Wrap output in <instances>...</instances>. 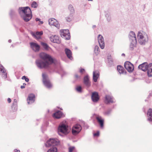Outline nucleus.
Listing matches in <instances>:
<instances>
[{
	"label": "nucleus",
	"mask_w": 152,
	"mask_h": 152,
	"mask_svg": "<svg viewBox=\"0 0 152 152\" xmlns=\"http://www.w3.org/2000/svg\"><path fill=\"white\" fill-rule=\"evenodd\" d=\"M147 70H149L150 72H152V64H149V66Z\"/></svg>",
	"instance_id": "39"
},
{
	"label": "nucleus",
	"mask_w": 152,
	"mask_h": 152,
	"mask_svg": "<svg viewBox=\"0 0 152 152\" xmlns=\"http://www.w3.org/2000/svg\"><path fill=\"white\" fill-rule=\"evenodd\" d=\"M41 45L46 50H48L49 48H50V47L48 45L45 43L44 42H41Z\"/></svg>",
	"instance_id": "27"
},
{
	"label": "nucleus",
	"mask_w": 152,
	"mask_h": 152,
	"mask_svg": "<svg viewBox=\"0 0 152 152\" xmlns=\"http://www.w3.org/2000/svg\"><path fill=\"white\" fill-rule=\"evenodd\" d=\"M73 14L70 13V14L65 18L66 20L68 22H70L73 19Z\"/></svg>",
	"instance_id": "24"
},
{
	"label": "nucleus",
	"mask_w": 152,
	"mask_h": 152,
	"mask_svg": "<svg viewBox=\"0 0 152 152\" xmlns=\"http://www.w3.org/2000/svg\"><path fill=\"white\" fill-rule=\"evenodd\" d=\"M65 74V72H64V74L62 75H61V76L62 77L63 75H64Z\"/></svg>",
	"instance_id": "58"
},
{
	"label": "nucleus",
	"mask_w": 152,
	"mask_h": 152,
	"mask_svg": "<svg viewBox=\"0 0 152 152\" xmlns=\"http://www.w3.org/2000/svg\"><path fill=\"white\" fill-rule=\"evenodd\" d=\"M39 57L41 59L36 60L35 61L37 66L39 69L47 68L53 63V58L48 54L41 53L40 54Z\"/></svg>",
	"instance_id": "1"
},
{
	"label": "nucleus",
	"mask_w": 152,
	"mask_h": 152,
	"mask_svg": "<svg viewBox=\"0 0 152 152\" xmlns=\"http://www.w3.org/2000/svg\"><path fill=\"white\" fill-rule=\"evenodd\" d=\"M30 47L35 52H38L40 49V46L37 43L34 42L30 43Z\"/></svg>",
	"instance_id": "13"
},
{
	"label": "nucleus",
	"mask_w": 152,
	"mask_h": 152,
	"mask_svg": "<svg viewBox=\"0 0 152 152\" xmlns=\"http://www.w3.org/2000/svg\"><path fill=\"white\" fill-rule=\"evenodd\" d=\"M124 66L129 72H132L134 69L133 65L130 62L128 61L125 62L124 64Z\"/></svg>",
	"instance_id": "8"
},
{
	"label": "nucleus",
	"mask_w": 152,
	"mask_h": 152,
	"mask_svg": "<svg viewBox=\"0 0 152 152\" xmlns=\"http://www.w3.org/2000/svg\"><path fill=\"white\" fill-rule=\"evenodd\" d=\"M83 82L85 85L88 88L91 86V82L88 75H87L84 77Z\"/></svg>",
	"instance_id": "14"
},
{
	"label": "nucleus",
	"mask_w": 152,
	"mask_h": 152,
	"mask_svg": "<svg viewBox=\"0 0 152 152\" xmlns=\"http://www.w3.org/2000/svg\"><path fill=\"white\" fill-rule=\"evenodd\" d=\"M64 116L63 113L60 111L58 110L53 114V117L57 119L61 118Z\"/></svg>",
	"instance_id": "19"
},
{
	"label": "nucleus",
	"mask_w": 152,
	"mask_h": 152,
	"mask_svg": "<svg viewBox=\"0 0 152 152\" xmlns=\"http://www.w3.org/2000/svg\"><path fill=\"white\" fill-rule=\"evenodd\" d=\"M31 6L34 8H37L38 6V4L35 1H33L31 4Z\"/></svg>",
	"instance_id": "34"
},
{
	"label": "nucleus",
	"mask_w": 152,
	"mask_h": 152,
	"mask_svg": "<svg viewBox=\"0 0 152 152\" xmlns=\"http://www.w3.org/2000/svg\"><path fill=\"white\" fill-rule=\"evenodd\" d=\"M65 51L68 58L70 60H72V52L69 49L66 48L65 49Z\"/></svg>",
	"instance_id": "23"
},
{
	"label": "nucleus",
	"mask_w": 152,
	"mask_h": 152,
	"mask_svg": "<svg viewBox=\"0 0 152 152\" xmlns=\"http://www.w3.org/2000/svg\"><path fill=\"white\" fill-rule=\"evenodd\" d=\"M15 11L13 10H11L10 12V15L11 16H12L14 14H15Z\"/></svg>",
	"instance_id": "40"
},
{
	"label": "nucleus",
	"mask_w": 152,
	"mask_h": 152,
	"mask_svg": "<svg viewBox=\"0 0 152 152\" xmlns=\"http://www.w3.org/2000/svg\"><path fill=\"white\" fill-rule=\"evenodd\" d=\"M59 140L56 138H50L45 143L46 147L52 146L47 152H57V149L55 146L59 144Z\"/></svg>",
	"instance_id": "3"
},
{
	"label": "nucleus",
	"mask_w": 152,
	"mask_h": 152,
	"mask_svg": "<svg viewBox=\"0 0 152 152\" xmlns=\"http://www.w3.org/2000/svg\"><path fill=\"white\" fill-rule=\"evenodd\" d=\"M54 43L59 44L60 43L61 41L59 39V37L56 36H54Z\"/></svg>",
	"instance_id": "29"
},
{
	"label": "nucleus",
	"mask_w": 152,
	"mask_h": 152,
	"mask_svg": "<svg viewBox=\"0 0 152 152\" xmlns=\"http://www.w3.org/2000/svg\"><path fill=\"white\" fill-rule=\"evenodd\" d=\"M111 111L112 110L111 109H109L104 112V114L106 115H109L111 113Z\"/></svg>",
	"instance_id": "38"
},
{
	"label": "nucleus",
	"mask_w": 152,
	"mask_h": 152,
	"mask_svg": "<svg viewBox=\"0 0 152 152\" xmlns=\"http://www.w3.org/2000/svg\"><path fill=\"white\" fill-rule=\"evenodd\" d=\"M49 24L50 25L54 26L58 28H59L60 27L59 24L56 20L53 18L50 19L48 20Z\"/></svg>",
	"instance_id": "11"
},
{
	"label": "nucleus",
	"mask_w": 152,
	"mask_h": 152,
	"mask_svg": "<svg viewBox=\"0 0 152 152\" xmlns=\"http://www.w3.org/2000/svg\"><path fill=\"white\" fill-rule=\"evenodd\" d=\"M129 38L130 42H133V43H137V40L134 32L132 31L130 32L129 35Z\"/></svg>",
	"instance_id": "9"
},
{
	"label": "nucleus",
	"mask_w": 152,
	"mask_h": 152,
	"mask_svg": "<svg viewBox=\"0 0 152 152\" xmlns=\"http://www.w3.org/2000/svg\"><path fill=\"white\" fill-rule=\"evenodd\" d=\"M95 27H96V26L95 25H94L93 26V28H94Z\"/></svg>",
	"instance_id": "59"
},
{
	"label": "nucleus",
	"mask_w": 152,
	"mask_h": 152,
	"mask_svg": "<svg viewBox=\"0 0 152 152\" xmlns=\"http://www.w3.org/2000/svg\"><path fill=\"white\" fill-rule=\"evenodd\" d=\"M18 11L21 16L25 22H28L31 18V11L29 7H20Z\"/></svg>",
	"instance_id": "2"
},
{
	"label": "nucleus",
	"mask_w": 152,
	"mask_h": 152,
	"mask_svg": "<svg viewBox=\"0 0 152 152\" xmlns=\"http://www.w3.org/2000/svg\"><path fill=\"white\" fill-rule=\"evenodd\" d=\"M12 108L14 111H16L17 109V104H12Z\"/></svg>",
	"instance_id": "36"
},
{
	"label": "nucleus",
	"mask_w": 152,
	"mask_h": 152,
	"mask_svg": "<svg viewBox=\"0 0 152 152\" xmlns=\"http://www.w3.org/2000/svg\"><path fill=\"white\" fill-rule=\"evenodd\" d=\"M82 123L84 124V126H85V127L86 128V129L88 128V126L87 124H86L85 123L84 121H83Z\"/></svg>",
	"instance_id": "46"
},
{
	"label": "nucleus",
	"mask_w": 152,
	"mask_h": 152,
	"mask_svg": "<svg viewBox=\"0 0 152 152\" xmlns=\"http://www.w3.org/2000/svg\"><path fill=\"white\" fill-rule=\"evenodd\" d=\"M13 104H17V100L16 99H14Z\"/></svg>",
	"instance_id": "47"
},
{
	"label": "nucleus",
	"mask_w": 152,
	"mask_h": 152,
	"mask_svg": "<svg viewBox=\"0 0 152 152\" xmlns=\"http://www.w3.org/2000/svg\"><path fill=\"white\" fill-rule=\"evenodd\" d=\"M144 36L140 32H138L137 34V37L138 38V41H140V42H141V39Z\"/></svg>",
	"instance_id": "28"
},
{
	"label": "nucleus",
	"mask_w": 152,
	"mask_h": 152,
	"mask_svg": "<svg viewBox=\"0 0 152 152\" xmlns=\"http://www.w3.org/2000/svg\"><path fill=\"white\" fill-rule=\"evenodd\" d=\"M99 76V72L97 71H94L93 72V80L94 81L96 82Z\"/></svg>",
	"instance_id": "21"
},
{
	"label": "nucleus",
	"mask_w": 152,
	"mask_h": 152,
	"mask_svg": "<svg viewBox=\"0 0 152 152\" xmlns=\"http://www.w3.org/2000/svg\"><path fill=\"white\" fill-rule=\"evenodd\" d=\"M11 99L10 98H8L7 99V101L9 103L11 102Z\"/></svg>",
	"instance_id": "48"
},
{
	"label": "nucleus",
	"mask_w": 152,
	"mask_h": 152,
	"mask_svg": "<svg viewBox=\"0 0 152 152\" xmlns=\"http://www.w3.org/2000/svg\"><path fill=\"white\" fill-rule=\"evenodd\" d=\"M68 9L70 11V13H72L74 14V9L72 5L71 4L69 5L68 6Z\"/></svg>",
	"instance_id": "30"
},
{
	"label": "nucleus",
	"mask_w": 152,
	"mask_h": 152,
	"mask_svg": "<svg viewBox=\"0 0 152 152\" xmlns=\"http://www.w3.org/2000/svg\"><path fill=\"white\" fill-rule=\"evenodd\" d=\"M105 17L107 18V21L108 22H110L111 20V17L110 14L109 13H107L105 15Z\"/></svg>",
	"instance_id": "35"
},
{
	"label": "nucleus",
	"mask_w": 152,
	"mask_h": 152,
	"mask_svg": "<svg viewBox=\"0 0 152 152\" xmlns=\"http://www.w3.org/2000/svg\"><path fill=\"white\" fill-rule=\"evenodd\" d=\"M74 78L76 80H80L81 78V76L75 74L74 75Z\"/></svg>",
	"instance_id": "33"
},
{
	"label": "nucleus",
	"mask_w": 152,
	"mask_h": 152,
	"mask_svg": "<svg viewBox=\"0 0 152 152\" xmlns=\"http://www.w3.org/2000/svg\"><path fill=\"white\" fill-rule=\"evenodd\" d=\"M54 36H51L50 37V40L52 42L54 43Z\"/></svg>",
	"instance_id": "43"
},
{
	"label": "nucleus",
	"mask_w": 152,
	"mask_h": 152,
	"mask_svg": "<svg viewBox=\"0 0 152 152\" xmlns=\"http://www.w3.org/2000/svg\"><path fill=\"white\" fill-rule=\"evenodd\" d=\"M42 81L45 86L48 88H50L52 85L48 77L46 74L43 73L42 74Z\"/></svg>",
	"instance_id": "5"
},
{
	"label": "nucleus",
	"mask_w": 152,
	"mask_h": 152,
	"mask_svg": "<svg viewBox=\"0 0 152 152\" xmlns=\"http://www.w3.org/2000/svg\"><path fill=\"white\" fill-rule=\"evenodd\" d=\"M81 129V126L79 124H76L72 128V134L74 135H76L80 132Z\"/></svg>",
	"instance_id": "7"
},
{
	"label": "nucleus",
	"mask_w": 152,
	"mask_h": 152,
	"mask_svg": "<svg viewBox=\"0 0 152 152\" xmlns=\"http://www.w3.org/2000/svg\"><path fill=\"white\" fill-rule=\"evenodd\" d=\"M14 151L17 152H20V151L19 150H17V149H15Z\"/></svg>",
	"instance_id": "52"
},
{
	"label": "nucleus",
	"mask_w": 152,
	"mask_h": 152,
	"mask_svg": "<svg viewBox=\"0 0 152 152\" xmlns=\"http://www.w3.org/2000/svg\"><path fill=\"white\" fill-rule=\"evenodd\" d=\"M148 66H149V64L148 65L147 62H144L140 65L138 68L139 69L145 72L147 70Z\"/></svg>",
	"instance_id": "15"
},
{
	"label": "nucleus",
	"mask_w": 152,
	"mask_h": 152,
	"mask_svg": "<svg viewBox=\"0 0 152 152\" xmlns=\"http://www.w3.org/2000/svg\"><path fill=\"white\" fill-rule=\"evenodd\" d=\"M141 42H140V41H139V42L141 45H144L145 43L148 41V37L147 35L144 36L141 39Z\"/></svg>",
	"instance_id": "25"
},
{
	"label": "nucleus",
	"mask_w": 152,
	"mask_h": 152,
	"mask_svg": "<svg viewBox=\"0 0 152 152\" xmlns=\"http://www.w3.org/2000/svg\"><path fill=\"white\" fill-rule=\"evenodd\" d=\"M114 102V99L113 96L108 95H106L105 101V103L108 104L110 103H113Z\"/></svg>",
	"instance_id": "16"
},
{
	"label": "nucleus",
	"mask_w": 152,
	"mask_h": 152,
	"mask_svg": "<svg viewBox=\"0 0 152 152\" xmlns=\"http://www.w3.org/2000/svg\"><path fill=\"white\" fill-rule=\"evenodd\" d=\"M0 71L2 73V78L4 79H6L7 76L6 70L3 66L1 64H0Z\"/></svg>",
	"instance_id": "17"
},
{
	"label": "nucleus",
	"mask_w": 152,
	"mask_h": 152,
	"mask_svg": "<svg viewBox=\"0 0 152 152\" xmlns=\"http://www.w3.org/2000/svg\"><path fill=\"white\" fill-rule=\"evenodd\" d=\"M69 127L65 124L62 123L58 127V133L61 136H62L61 133L66 135L69 133Z\"/></svg>",
	"instance_id": "4"
},
{
	"label": "nucleus",
	"mask_w": 152,
	"mask_h": 152,
	"mask_svg": "<svg viewBox=\"0 0 152 152\" xmlns=\"http://www.w3.org/2000/svg\"><path fill=\"white\" fill-rule=\"evenodd\" d=\"M76 89V91L79 93H81L82 92V87L80 86H77Z\"/></svg>",
	"instance_id": "37"
},
{
	"label": "nucleus",
	"mask_w": 152,
	"mask_h": 152,
	"mask_svg": "<svg viewBox=\"0 0 152 152\" xmlns=\"http://www.w3.org/2000/svg\"><path fill=\"white\" fill-rule=\"evenodd\" d=\"M147 115L148 118L147 120L150 123H152V110L151 109H149L148 111Z\"/></svg>",
	"instance_id": "22"
},
{
	"label": "nucleus",
	"mask_w": 152,
	"mask_h": 152,
	"mask_svg": "<svg viewBox=\"0 0 152 152\" xmlns=\"http://www.w3.org/2000/svg\"><path fill=\"white\" fill-rule=\"evenodd\" d=\"M117 69L119 73L120 74L124 73V70L123 67L120 65H118L117 66Z\"/></svg>",
	"instance_id": "26"
},
{
	"label": "nucleus",
	"mask_w": 152,
	"mask_h": 152,
	"mask_svg": "<svg viewBox=\"0 0 152 152\" xmlns=\"http://www.w3.org/2000/svg\"><path fill=\"white\" fill-rule=\"evenodd\" d=\"M75 148L74 146L71 147L69 148V152H72L73 151Z\"/></svg>",
	"instance_id": "41"
},
{
	"label": "nucleus",
	"mask_w": 152,
	"mask_h": 152,
	"mask_svg": "<svg viewBox=\"0 0 152 152\" xmlns=\"http://www.w3.org/2000/svg\"><path fill=\"white\" fill-rule=\"evenodd\" d=\"M99 47L97 45L95 46L94 47V52L96 55H97L99 53Z\"/></svg>",
	"instance_id": "31"
},
{
	"label": "nucleus",
	"mask_w": 152,
	"mask_h": 152,
	"mask_svg": "<svg viewBox=\"0 0 152 152\" xmlns=\"http://www.w3.org/2000/svg\"><path fill=\"white\" fill-rule=\"evenodd\" d=\"M99 131H97L96 133L94 134V136H98L99 135Z\"/></svg>",
	"instance_id": "45"
},
{
	"label": "nucleus",
	"mask_w": 152,
	"mask_h": 152,
	"mask_svg": "<svg viewBox=\"0 0 152 152\" xmlns=\"http://www.w3.org/2000/svg\"><path fill=\"white\" fill-rule=\"evenodd\" d=\"M26 82H28L29 81V79L27 77H26L25 80Z\"/></svg>",
	"instance_id": "49"
},
{
	"label": "nucleus",
	"mask_w": 152,
	"mask_h": 152,
	"mask_svg": "<svg viewBox=\"0 0 152 152\" xmlns=\"http://www.w3.org/2000/svg\"><path fill=\"white\" fill-rule=\"evenodd\" d=\"M80 72L81 74H83L84 72H85V69H81L80 70Z\"/></svg>",
	"instance_id": "44"
},
{
	"label": "nucleus",
	"mask_w": 152,
	"mask_h": 152,
	"mask_svg": "<svg viewBox=\"0 0 152 152\" xmlns=\"http://www.w3.org/2000/svg\"><path fill=\"white\" fill-rule=\"evenodd\" d=\"M98 40L100 48L102 49H103L104 47V42L102 36L99 34L98 36Z\"/></svg>",
	"instance_id": "10"
},
{
	"label": "nucleus",
	"mask_w": 152,
	"mask_h": 152,
	"mask_svg": "<svg viewBox=\"0 0 152 152\" xmlns=\"http://www.w3.org/2000/svg\"><path fill=\"white\" fill-rule=\"evenodd\" d=\"M12 40L11 39H9L8 40V42L9 43H10L11 42Z\"/></svg>",
	"instance_id": "55"
},
{
	"label": "nucleus",
	"mask_w": 152,
	"mask_h": 152,
	"mask_svg": "<svg viewBox=\"0 0 152 152\" xmlns=\"http://www.w3.org/2000/svg\"><path fill=\"white\" fill-rule=\"evenodd\" d=\"M136 44L137 43H133V42H131V44L129 47V50L131 51L133 50L134 49V47Z\"/></svg>",
	"instance_id": "32"
},
{
	"label": "nucleus",
	"mask_w": 152,
	"mask_h": 152,
	"mask_svg": "<svg viewBox=\"0 0 152 152\" xmlns=\"http://www.w3.org/2000/svg\"><path fill=\"white\" fill-rule=\"evenodd\" d=\"M88 1H92L93 0H88Z\"/></svg>",
	"instance_id": "61"
},
{
	"label": "nucleus",
	"mask_w": 152,
	"mask_h": 152,
	"mask_svg": "<svg viewBox=\"0 0 152 152\" xmlns=\"http://www.w3.org/2000/svg\"><path fill=\"white\" fill-rule=\"evenodd\" d=\"M96 119L98 122L101 128H102L104 126V120L100 116L96 117Z\"/></svg>",
	"instance_id": "20"
},
{
	"label": "nucleus",
	"mask_w": 152,
	"mask_h": 152,
	"mask_svg": "<svg viewBox=\"0 0 152 152\" xmlns=\"http://www.w3.org/2000/svg\"><path fill=\"white\" fill-rule=\"evenodd\" d=\"M35 20L36 21H40V19L39 18H36L35 19Z\"/></svg>",
	"instance_id": "50"
},
{
	"label": "nucleus",
	"mask_w": 152,
	"mask_h": 152,
	"mask_svg": "<svg viewBox=\"0 0 152 152\" xmlns=\"http://www.w3.org/2000/svg\"><path fill=\"white\" fill-rule=\"evenodd\" d=\"M23 86H24L25 85H26V84L25 83H23Z\"/></svg>",
	"instance_id": "60"
},
{
	"label": "nucleus",
	"mask_w": 152,
	"mask_h": 152,
	"mask_svg": "<svg viewBox=\"0 0 152 152\" xmlns=\"http://www.w3.org/2000/svg\"><path fill=\"white\" fill-rule=\"evenodd\" d=\"M26 77L25 76H24L22 77V79L23 80H25Z\"/></svg>",
	"instance_id": "51"
},
{
	"label": "nucleus",
	"mask_w": 152,
	"mask_h": 152,
	"mask_svg": "<svg viewBox=\"0 0 152 152\" xmlns=\"http://www.w3.org/2000/svg\"><path fill=\"white\" fill-rule=\"evenodd\" d=\"M122 56H125V54L124 53H122L121 55Z\"/></svg>",
	"instance_id": "57"
},
{
	"label": "nucleus",
	"mask_w": 152,
	"mask_h": 152,
	"mask_svg": "<svg viewBox=\"0 0 152 152\" xmlns=\"http://www.w3.org/2000/svg\"><path fill=\"white\" fill-rule=\"evenodd\" d=\"M60 35L61 37L66 40H69L70 38L69 31L68 29L61 30L60 31Z\"/></svg>",
	"instance_id": "6"
},
{
	"label": "nucleus",
	"mask_w": 152,
	"mask_h": 152,
	"mask_svg": "<svg viewBox=\"0 0 152 152\" xmlns=\"http://www.w3.org/2000/svg\"><path fill=\"white\" fill-rule=\"evenodd\" d=\"M91 99L93 102H97L99 99L98 93L96 92H92L91 96Z\"/></svg>",
	"instance_id": "12"
},
{
	"label": "nucleus",
	"mask_w": 152,
	"mask_h": 152,
	"mask_svg": "<svg viewBox=\"0 0 152 152\" xmlns=\"http://www.w3.org/2000/svg\"><path fill=\"white\" fill-rule=\"evenodd\" d=\"M35 96L34 94H30L28 96L27 100L28 104H29L32 103L34 102Z\"/></svg>",
	"instance_id": "18"
},
{
	"label": "nucleus",
	"mask_w": 152,
	"mask_h": 152,
	"mask_svg": "<svg viewBox=\"0 0 152 152\" xmlns=\"http://www.w3.org/2000/svg\"><path fill=\"white\" fill-rule=\"evenodd\" d=\"M39 21L40 22V23L41 24H42L43 23V22L42 21H41L40 20V21Z\"/></svg>",
	"instance_id": "54"
},
{
	"label": "nucleus",
	"mask_w": 152,
	"mask_h": 152,
	"mask_svg": "<svg viewBox=\"0 0 152 152\" xmlns=\"http://www.w3.org/2000/svg\"><path fill=\"white\" fill-rule=\"evenodd\" d=\"M33 36H34V37H36V35L35 34H33Z\"/></svg>",
	"instance_id": "56"
},
{
	"label": "nucleus",
	"mask_w": 152,
	"mask_h": 152,
	"mask_svg": "<svg viewBox=\"0 0 152 152\" xmlns=\"http://www.w3.org/2000/svg\"><path fill=\"white\" fill-rule=\"evenodd\" d=\"M20 88H21L23 89V88H25V87L24 86H20Z\"/></svg>",
	"instance_id": "53"
},
{
	"label": "nucleus",
	"mask_w": 152,
	"mask_h": 152,
	"mask_svg": "<svg viewBox=\"0 0 152 152\" xmlns=\"http://www.w3.org/2000/svg\"><path fill=\"white\" fill-rule=\"evenodd\" d=\"M43 34V32L42 31H40V32H37L36 33V35L37 36H41Z\"/></svg>",
	"instance_id": "42"
}]
</instances>
